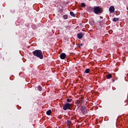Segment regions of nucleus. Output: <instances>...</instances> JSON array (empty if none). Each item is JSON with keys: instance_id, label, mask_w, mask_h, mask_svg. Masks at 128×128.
<instances>
[{"instance_id": "obj_1", "label": "nucleus", "mask_w": 128, "mask_h": 128, "mask_svg": "<svg viewBox=\"0 0 128 128\" xmlns=\"http://www.w3.org/2000/svg\"><path fill=\"white\" fill-rule=\"evenodd\" d=\"M32 54L34 56L38 58H40V60H42V58H44L42 52L40 50H35L32 52Z\"/></svg>"}, {"instance_id": "obj_2", "label": "nucleus", "mask_w": 128, "mask_h": 128, "mask_svg": "<svg viewBox=\"0 0 128 128\" xmlns=\"http://www.w3.org/2000/svg\"><path fill=\"white\" fill-rule=\"evenodd\" d=\"M72 104H70L68 102H66L63 105V110H72Z\"/></svg>"}, {"instance_id": "obj_3", "label": "nucleus", "mask_w": 128, "mask_h": 128, "mask_svg": "<svg viewBox=\"0 0 128 128\" xmlns=\"http://www.w3.org/2000/svg\"><path fill=\"white\" fill-rule=\"evenodd\" d=\"M93 12L96 14H102V9H100V6L94 7L93 8Z\"/></svg>"}, {"instance_id": "obj_4", "label": "nucleus", "mask_w": 128, "mask_h": 128, "mask_svg": "<svg viewBox=\"0 0 128 128\" xmlns=\"http://www.w3.org/2000/svg\"><path fill=\"white\" fill-rule=\"evenodd\" d=\"M82 102H84V100H78L75 102V104L78 106L77 108H79L80 107L82 104Z\"/></svg>"}, {"instance_id": "obj_5", "label": "nucleus", "mask_w": 128, "mask_h": 128, "mask_svg": "<svg viewBox=\"0 0 128 128\" xmlns=\"http://www.w3.org/2000/svg\"><path fill=\"white\" fill-rule=\"evenodd\" d=\"M82 114H88V110H86V106H82L80 108Z\"/></svg>"}, {"instance_id": "obj_6", "label": "nucleus", "mask_w": 128, "mask_h": 128, "mask_svg": "<svg viewBox=\"0 0 128 128\" xmlns=\"http://www.w3.org/2000/svg\"><path fill=\"white\" fill-rule=\"evenodd\" d=\"M84 36V34L82 32L78 33L77 34L78 38H79V40L82 38V36Z\"/></svg>"}, {"instance_id": "obj_7", "label": "nucleus", "mask_w": 128, "mask_h": 128, "mask_svg": "<svg viewBox=\"0 0 128 128\" xmlns=\"http://www.w3.org/2000/svg\"><path fill=\"white\" fill-rule=\"evenodd\" d=\"M109 10L110 14H112V12H114V6H110L109 8Z\"/></svg>"}, {"instance_id": "obj_8", "label": "nucleus", "mask_w": 128, "mask_h": 128, "mask_svg": "<svg viewBox=\"0 0 128 128\" xmlns=\"http://www.w3.org/2000/svg\"><path fill=\"white\" fill-rule=\"evenodd\" d=\"M60 56L61 60H64V58H66V54L64 53H62L60 54Z\"/></svg>"}, {"instance_id": "obj_9", "label": "nucleus", "mask_w": 128, "mask_h": 128, "mask_svg": "<svg viewBox=\"0 0 128 128\" xmlns=\"http://www.w3.org/2000/svg\"><path fill=\"white\" fill-rule=\"evenodd\" d=\"M66 124L67 128H70V124H72V121H70V120H67Z\"/></svg>"}, {"instance_id": "obj_10", "label": "nucleus", "mask_w": 128, "mask_h": 128, "mask_svg": "<svg viewBox=\"0 0 128 128\" xmlns=\"http://www.w3.org/2000/svg\"><path fill=\"white\" fill-rule=\"evenodd\" d=\"M46 114L48 116H50V114H52V110H49L46 112Z\"/></svg>"}, {"instance_id": "obj_11", "label": "nucleus", "mask_w": 128, "mask_h": 128, "mask_svg": "<svg viewBox=\"0 0 128 128\" xmlns=\"http://www.w3.org/2000/svg\"><path fill=\"white\" fill-rule=\"evenodd\" d=\"M112 74H108V75H106V78L108 79L112 78Z\"/></svg>"}, {"instance_id": "obj_12", "label": "nucleus", "mask_w": 128, "mask_h": 128, "mask_svg": "<svg viewBox=\"0 0 128 128\" xmlns=\"http://www.w3.org/2000/svg\"><path fill=\"white\" fill-rule=\"evenodd\" d=\"M113 22H118V20H120V18H114L112 19Z\"/></svg>"}, {"instance_id": "obj_13", "label": "nucleus", "mask_w": 128, "mask_h": 128, "mask_svg": "<svg viewBox=\"0 0 128 128\" xmlns=\"http://www.w3.org/2000/svg\"><path fill=\"white\" fill-rule=\"evenodd\" d=\"M38 90H39L40 92H42V86H38Z\"/></svg>"}, {"instance_id": "obj_14", "label": "nucleus", "mask_w": 128, "mask_h": 128, "mask_svg": "<svg viewBox=\"0 0 128 128\" xmlns=\"http://www.w3.org/2000/svg\"><path fill=\"white\" fill-rule=\"evenodd\" d=\"M66 102H67L70 104V102H72V98H68L66 100Z\"/></svg>"}, {"instance_id": "obj_15", "label": "nucleus", "mask_w": 128, "mask_h": 128, "mask_svg": "<svg viewBox=\"0 0 128 128\" xmlns=\"http://www.w3.org/2000/svg\"><path fill=\"white\" fill-rule=\"evenodd\" d=\"M90 72V68H87L86 70L84 73L85 74H89Z\"/></svg>"}, {"instance_id": "obj_16", "label": "nucleus", "mask_w": 128, "mask_h": 128, "mask_svg": "<svg viewBox=\"0 0 128 128\" xmlns=\"http://www.w3.org/2000/svg\"><path fill=\"white\" fill-rule=\"evenodd\" d=\"M70 15L71 16H76V14H74V13L72 12H70Z\"/></svg>"}, {"instance_id": "obj_17", "label": "nucleus", "mask_w": 128, "mask_h": 128, "mask_svg": "<svg viewBox=\"0 0 128 128\" xmlns=\"http://www.w3.org/2000/svg\"><path fill=\"white\" fill-rule=\"evenodd\" d=\"M81 6H82V8H86V5L84 3H82Z\"/></svg>"}, {"instance_id": "obj_18", "label": "nucleus", "mask_w": 128, "mask_h": 128, "mask_svg": "<svg viewBox=\"0 0 128 128\" xmlns=\"http://www.w3.org/2000/svg\"><path fill=\"white\" fill-rule=\"evenodd\" d=\"M120 14V12H114V14L116 15V16H118V14Z\"/></svg>"}, {"instance_id": "obj_19", "label": "nucleus", "mask_w": 128, "mask_h": 128, "mask_svg": "<svg viewBox=\"0 0 128 128\" xmlns=\"http://www.w3.org/2000/svg\"><path fill=\"white\" fill-rule=\"evenodd\" d=\"M83 44H80L78 45V48H80V46H82Z\"/></svg>"}, {"instance_id": "obj_20", "label": "nucleus", "mask_w": 128, "mask_h": 128, "mask_svg": "<svg viewBox=\"0 0 128 128\" xmlns=\"http://www.w3.org/2000/svg\"><path fill=\"white\" fill-rule=\"evenodd\" d=\"M97 22H98V24H100L101 22H102V20H98Z\"/></svg>"}, {"instance_id": "obj_21", "label": "nucleus", "mask_w": 128, "mask_h": 128, "mask_svg": "<svg viewBox=\"0 0 128 128\" xmlns=\"http://www.w3.org/2000/svg\"><path fill=\"white\" fill-rule=\"evenodd\" d=\"M76 109V110H78V105L76 106L75 110Z\"/></svg>"}, {"instance_id": "obj_22", "label": "nucleus", "mask_w": 128, "mask_h": 128, "mask_svg": "<svg viewBox=\"0 0 128 128\" xmlns=\"http://www.w3.org/2000/svg\"><path fill=\"white\" fill-rule=\"evenodd\" d=\"M63 18L64 20H68V16H64Z\"/></svg>"}, {"instance_id": "obj_23", "label": "nucleus", "mask_w": 128, "mask_h": 128, "mask_svg": "<svg viewBox=\"0 0 128 128\" xmlns=\"http://www.w3.org/2000/svg\"><path fill=\"white\" fill-rule=\"evenodd\" d=\"M112 82H114V80L112 79Z\"/></svg>"}, {"instance_id": "obj_24", "label": "nucleus", "mask_w": 128, "mask_h": 128, "mask_svg": "<svg viewBox=\"0 0 128 128\" xmlns=\"http://www.w3.org/2000/svg\"><path fill=\"white\" fill-rule=\"evenodd\" d=\"M100 18H102V17L100 16Z\"/></svg>"}, {"instance_id": "obj_25", "label": "nucleus", "mask_w": 128, "mask_h": 128, "mask_svg": "<svg viewBox=\"0 0 128 128\" xmlns=\"http://www.w3.org/2000/svg\"><path fill=\"white\" fill-rule=\"evenodd\" d=\"M67 16L66 15H64L63 16Z\"/></svg>"}]
</instances>
